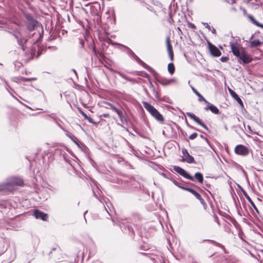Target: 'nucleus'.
Here are the masks:
<instances>
[{
    "label": "nucleus",
    "instance_id": "1",
    "mask_svg": "<svg viewBox=\"0 0 263 263\" xmlns=\"http://www.w3.org/2000/svg\"><path fill=\"white\" fill-rule=\"evenodd\" d=\"M143 105L146 110L157 121L159 122L163 123L164 118L159 112L154 108L152 105L147 102H143Z\"/></svg>",
    "mask_w": 263,
    "mask_h": 263
},
{
    "label": "nucleus",
    "instance_id": "2",
    "mask_svg": "<svg viewBox=\"0 0 263 263\" xmlns=\"http://www.w3.org/2000/svg\"><path fill=\"white\" fill-rule=\"evenodd\" d=\"M23 181L22 179L16 177H12L5 183L4 186H2L1 185H0V190H3L4 189H9V186H12L14 185L21 186L23 185Z\"/></svg>",
    "mask_w": 263,
    "mask_h": 263
},
{
    "label": "nucleus",
    "instance_id": "3",
    "mask_svg": "<svg viewBox=\"0 0 263 263\" xmlns=\"http://www.w3.org/2000/svg\"><path fill=\"white\" fill-rule=\"evenodd\" d=\"M173 169L175 172H176L177 173H178L179 175L183 176L185 178L189 179L192 181H194V177L190 175L184 170H183L181 167L178 166H174Z\"/></svg>",
    "mask_w": 263,
    "mask_h": 263
},
{
    "label": "nucleus",
    "instance_id": "4",
    "mask_svg": "<svg viewBox=\"0 0 263 263\" xmlns=\"http://www.w3.org/2000/svg\"><path fill=\"white\" fill-rule=\"evenodd\" d=\"M173 169L175 172H176L177 173H178L179 175L183 176L185 178L189 179L192 181H194V177L190 175L184 170H183L181 167L178 166H174Z\"/></svg>",
    "mask_w": 263,
    "mask_h": 263
},
{
    "label": "nucleus",
    "instance_id": "5",
    "mask_svg": "<svg viewBox=\"0 0 263 263\" xmlns=\"http://www.w3.org/2000/svg\"><path fill=\"white\" fill-rule=\"evenodd\" d=\"M239 58L238 62L240 63L241 61L243 63L246 64L251 62L252 60L251 57L244 50H242L240 55L237 57Z\"/></svg>",
    "mask_w": 263,
    "mask_h": 263
},
{
    "label": "nucleus",
    "instance_id": "6",
    "mask_svg": "<svg viewBox=\"0 0 263 263\" xmlns=\"http://www.w3.org/2000/svg\"><path fill=\"white\" fill-rule=\"evenodd\" d=\"M230 46L233 54L237 57L240 55L241 50H243L237 43L231 42L230 43Z\"/></svg>",
    "mask_w": 263,
    "mask_h": 263
},
{
    "label": "nucleus",
    "instance_id": "7",
    "mask_svg": "<svg viewBox=\"0 0 263 263\" xmlns=\"http://www.w3.org/2000/svg\"><path fill=\"white\" fill-rule=\"evenodd\" d=\"M235 152L237 155L246 156L249 153V150L246 146L240 144L235 147Z\"/></svg>",
    "mask_w": 263,
    "mask_h": 263
},
{
    "label": "nucleus",
    "instance_id": "8",
    "mask_svg": "<svg viewBox=\"0 0 263 263\" xmlns=\"http://www.w3.org/2000/svg\"><path fill=\"white\" fill-rule=\"evenodd\" d=\"M182 153L183 155L182 161H186L189 163L194 162L195 161L194 158L189 154L186 149H183L182 150Z\"/></svg>",
    "mask_w": 263,
    "mask_h": 263
},
{
    "label": "nucleus",
    "instance_id": "9",
    "mask_svg": "<svg viewBox=\"0 0 263 263\" xmlns=\"http://www.w3.org/2000/svg\"><path fill=\"white\" fill-rule=\"evenodd\" d=\"M186 115L191 119L193 120L197 123L200 125L204 129H205L206 130H208V127L203 122H202L200 119L195 115L191 112H186Z\"/></svg>",
    "mask_w": 263,
    "mask_h": 263
},
{
    "label": "nucleus",
    "instance_id": "10",
    "mask_svg": "<svg viewBox=\"0 0 263 263\" xmlns=\"http://www.w3.org/2000/svg\"><path fill=\"white\" fill-rule=\"evenodd\" d=\"M27 22V28L31 31L34 29L35 26L37 24V22L34 20L31 16L30 15H27L26 16Z\"/></svg>",
    "mask_w": 263,
    "mask_h": 263
},
{
    "label": "nucleus",
    "instance_id": "11",
    "mask_svg": "<svg viewBox=\"0 0 263 263\" xmlns=\"http://www.w3.org/2000/svg\"><path fill=\"white\" fill-rule=\"evenodd\" d=\"M209 48L211 54L214 57H219L221 55V53L220 51L215 46L210 44Z\"/></svg>",
    "mask_w": 263,
    "mask_h": 263
},
{
    "label": "nucleus",
    "instance_id": "12",
    "mask_svg": "<svg viewBox=\"0 0 263 263\" xmlns=\"http://www.w3.org/2000/svg\"><path fill=\"white\" fill-rule=\"evenodd\" d=\"M33 215L36 219H41L43 220H46L48 218V216L46 214H45L38 210H35L34 211Z\"/></svg>",
    "mask_w": 263,
    "mask_h": 263
},
{
    "label": "nucleus",
    "instance_id": "13",
    "mask_svg": "<svg viewBox=\"0 0 263 263\" xmlns=\"http://www.w3.org/2000/svg\"><path fill=\"white\" fill-rule=\"evenodd\" d=\"M205 103L208 104V106L204 107V109L205 110H210L213 113L215 114H218L219 113V109L217 107L208 102V103Z\"/></svg>",
    "mask_w": 263,
    "mask_h": 263
},
{
    "label": "nucleus",
    "instance_id": "14",
    "mask_svg": "<svg viewBox=\"0 0 263 263\" xmlns=\"http://www.w3.org/2000/svg\"><path fill=\"white\" fill-rule=\"evenodd\" d=\"M190 192L192 193L193 195H194L195 197L200 201V203L204 205L205 204L204 200L201 198L200 195L198 193H197L195 190L191 189L190 190Z\"/></svg>",
    "mask_w": 263,
    "mask_h": 263
},
{
    "label": "nucleus",
    "instance_id": "15",
    "mask_svg": "<svg viewBox=\"0 0 263 263\" xmlns=\"http://www.w3.org/2000/svg\"><path fill=\"white\" fill-rule=\"evenodd\" d=\"M229 91L232 97L234 99H235L239 104L242 105V101H241V99L239 97V96L237 95V94H236L234 91H233L231 89H229Z\"/></svg>",
    "mask_w": 263,
    "mask_h": 263
},
{
    "label": "nucleus",
    "instance_id": "16",
    "mask_svg": "<svg viewBox=\"0 0 263 263\" xmlns=\"http://www.w3.org/2000/svg\"><path fill=\"white\" fill-rule=\"evenodd\" d=\"M193 91L198 97L199 101H204L205 103H208V101L203 97V96L197 91V90L193 87H192Z\"/></svg>",
    "mask_w": 263,
    "mask_h": 263
},
{
    "label": "nucleus",
    "instance_id": "17",
    "mask_svg": "<svg viewBox=\"0 0 263 263\" xmlns=\"http://www.w3.org/2000/svg\"><path fill=\"white\" fill-rule=\"evenodd\" d=\"M167 69L171 74H173L175 71V67L172 63H169L167 65Z\"/></svg>",
    "mask_w": 263,
    "mask_h": 263
},
{
    "label": "nucleus",
    "instance_id": "18",
    "mask_svg": "<svg viewBox=\"0 0 263 263\" xmlns=\"http://www.w3.org/2000/svg\"><path fill=\"white\" fill-rule=\"evenodd\" d=\"M175 82V80L174 79H163L162 80V84L163 85H168L170 84H171L172 83H174Z\"/></svg>",
    "mask_w": 263,
    "mask_h": 263
},
{
    "label": "nucleus",
    "instance_id": "19",
    "mask_svg": "<svg viewBox=\"0 0 263 263\" xmlns=\"http://www.w3.org/2000/svg\"><path fill=\"white\" fill-rule=\"evenodd\" d=\"M195 177L198 180V182L200 183H202L203 181V178L202 175L200 173H196L195 174Z\"/></svg>",
    "mask_w": 263,
    "mask_h": 263
},
{
    "label": "nucleus",
    "instance_id": "20",
    "mask_svg": "<svg viewBox=\"0 0 263 263\" xmlns=\"http://www.w3.org/2000/svg\"><path fill=\"white\" fill-rule=\"evenodd\" d=\"M260 44V42L258 40H253L251 42V47H256L259 46Z\"/></svg>",
    "mask_w": 263,
    "mask_h": 263
},
{
    "label": "nucleus",
    "instance_id": "21",
    "mask_svg": "<svg viewBox=\"0 0 263 263\" xmlns=\"http://www.w3.org/2000/svg\"><path fill=\"white\" fill-rule=\"evenodd\" d=\"M244 195L245 196V197L247 198V199L248 200V201L251 203V204L253 206V207L256 210V208L255 205V204L254 203V202L252 201V200H251V199L250 198V197L247 194H245L244 193Z\"/></svg>",
    "mask_w": 263,
    "mask_h": 263
},
{
    "label": "nucleus",
    "instance_id": "22",
    "mask_svg": "<svg viewBox=\"0 0 263 263\" xmlns=\"http://www.w3.org/2000/svg\"><path fill=\"white\" fill-rule=\"evenodd\" d=\"M166 45H167V48L168 52L173 51L172 46L170 42V39L169 37H167L166 39Z\"/></svg>",
    "mask_w": 263,
    "mask_h": 263
},
{
    "label": "nucleus",
    "instance_id": "23",
    "mask_svg": "<svg viewBox=\"0 0 263 263\" xmlns=\"http://www.w3.org/2000/svg\"><path fill=\"white\" fill-rule=\"evenodd\" d=\"M35 78H30V79H27L25 78H20V82H26V81H31L35 80Z\"/></svg>",
    "mask_w": 263,
    "mask_h": 263
},
{
    "label": "nucleus",
    "instance_id": "24",
    "mask_svg": "<svg viewBox=\"0 0 263 263\" xmlns=\"http://www.w3.org/2000/svg\"><path fill=\"white\" fill-rule=\"evenodd\" d=\"M115 111L117 112V114H118V116L120 118H122V117H123V112H122V111H121L120 110H119L118 108H117L116 109H115Z\"/></svg>",
    "mask_w": 263,
    "mask_h": 263
},
{
    "label": "nucleus",
    "instance_id": "25",
    "mask_svg": "<svg viewBox=\"0 0 263 263\" xmlns=\"http://www.w3.org/2000/svg\"><path fill=\"white\" fill-rule=\"evenodd\" d=\"M175 184L178 186L179 187L184 190H185V191H189V192H190V190H191L192 189H190V188H188V187H184V186H180V185H179L178 184V183H175Z\"/></svg>",
    "mask_w": 263,
    "mask_h": 263
},
{
    "label": "nucleus",
    "instance_id": "26",
    "mask_svg": "<svg viewBox=\"0 0 263 263\" xmlns=\"http://www.w3.org/2000/svg\"><path fill=\"white\" fill-rule=\"evenodd\" d=\"M251 20L252 21V22L255 24L257 26H261L262 28H263V25H261L258 22L256 21L252 16H251L250 17Z\"/></svg>",
    "mask_w": 263,
    "mask_h": 263
},
{
    "label": "nucleus",
    "instance_id": "27",
    "mask_svg": "<svg viewBox=\"0 0 263 263\" xmlns=\"http://www.w3.org/2000/svg\"><path fill=\"white\" fill-rule=\"evenodd\" d=\"M197 137V133H193L192 135H191L189 137L190 139L193 140L195 139Z\"/></svg>",
    "mask_w": 263,
    "mask_h": 263
},
{
    "label": "nucleus",
    "instance_id": "28",
    "mask_svg": "<svg viewBox=\"0 0 263 263\" xmlns=\"http://www.w3.org/2000/svg\"><path fill=\"white\" fill-rule=\"evenodd\" d=\"M120 75L123 78H124V79H125V80H126L127 81H133V79H131V78H128V77H126L125 76L123 75V74L120 73Z\"/></svg>",
    "mask_w": 263,
    "mask_h": 263
},
{
    "label": "nucleus",
    "instance_id": "29",
    "mask_svg": "<svg viewBox=\"0 0 263 263\" xmlns=\"http://www.w3.org/2000/svg\"><path fill=\"white\" fill-rule=\"evenodd\" d=\"M229 58L226 57H222L220 58V61L222 62H227Z\"/></svg>",
    "mask_w": 263,
    "mask_h": 263
},
{
    "label": "nucleus",
    "instance_id": "30",
    "mask_svg": "<svg viewBox=\"0 0 263 263\" xmlns=\"http://www.w3.org/2000/svg\"><path fill=\"white\" fill-rule=\"evenodd\" d=\"M203 24L209 30H211V27L210 26V25L207 23H203Z\"/></svg>",
    "mask_w": 263,
    "mask_h": 263
},
{
    "label": "nucleus",
    "instance_id": "31",
    "mask_svg": "<svg viewBox=\"0 0 263 263\" xmlns=\"http://www.w3.org/2000/svg\"><path fill=\"white\" fill-rule=\"evenodd\" d=\"M13 80L15 82H17V83L21 82H20V78H16V77L13 78Z\"/></svg>",
    "mask_w": 263,
    "mask_h": 263
},
{
    "label": "nucleus",
    "instance_id": "32",
    "mask_svg": "<svg viewBox=\"0 0 263 263\" xmlns=\"http://www.w3.org/2000/svg\"><path fill=\"white\" fill-rule=\"evenodd\" d=\"M80 112L81 114L84 117V118L86 119V118H87V116L86 114H85L82 110H80Z\"/></svg>",
    "mask_w": 263,
    "mask_h": 263
},
{
    "label": "nucleus",
    "instance_id": "33",
    "mask_svg": "<svg viewBox=\"0 0 263 263\" xmlns=\"http://www.w3.org/2000/svg\"><path fill=\"white\" fill-rule=\"evenodd\" d=\"M86 119L88 120V121H89L90 123H95V122H93V119H92L91 118H90V117H87V118H86Z\"/></svg>",
    "mask_w": 263,
    "mask_h": 263
},
{
    "label": "nucleus",
    "instance_id": "34",
    "mask_svg": "<svg viewBox=\"0 0 263 263\" xmlns=\"http://www.w3.org/2000/svg\"><path fill=\"white\" fill-rule=\"evenodd\" d=\"M169 54V56L170 57L171 60L172 61L173 59V51L168 52Z\"/></svg>",
    "mask_w": 263,
    "mask_h": 263
},
{
    "label": "nucleus",
    "instance_id": "35",
    "mask_svg": "<svg viewBox=\"0 0 263 263\" xmlns=\"http://www.w3.org/2000/svg\"><path fill=\"white\" fill-rule=\"evenodd\" d=\"M226 2L230 4H233L235 2V0H226Z\"/></svg>",
    "mask_w": 263,
    "mask_h": 263
},
{
    "label": "nucleus",
    "instance_id": "36",
    "mask_svg": "<svg viewBox=\"0 0 263 263\" xmlns=\"http://www.w3.org/2000/svg\"><path fill=\"white\" fill-rule=\"evenodd\" d=\"M18 44L22 46V48L23 49V50H24V46L23 45V41H21V40H18Z\"/></svg>",
    "mask_w": 263,
    "mask_h": 263
},
{
    "label": "nucleus",
    "instance_id": "37",
    "mask_svg": "<svg viewBox=\"0 0 263 263\" xmlns=\"http://www.w3.org/2000/svg\"><path fill=\"white\" fill-rule=\"evenodd\" d=\"M106 104L108 105L112 109L114 108V105L108 102H106Z\"/></svg>",
    "mask_w": 263,
    "mask_h": 263
},
{
    "label": "nucleus",
    "instance_id": "38",
    "mask_svg": "<svg viewBox=\"0 0 263 263\" xmlns=\"http://www.w3.org/2000/svg\"><path fill=\"white\" fill-rule=\"evenodd\" d=\"M138 61L142 64H143V65H145V64H144V63L142 62V61H140L139 59H138Z\"/></svg>",
    "mask_w": 263,
    "mask_h": 263
},
{
    "label": "nucleus",
    "instance_id": "39",
    "mask_svg": "<svg viewBox=\"0 0 263 263\" xmlns=\"http://www.w3.org/2000/svg\"><path fill=\"white\" fill-rule=\"evenodd\" d=\"M103 116H104V117H108V115H107V114H105V115H104Z\"/></svg>",
    "mask_w": 263,
    "mask_h": 263
},
{
    "label": "nucleus",
    "instance_id": "40",
    "mask_svg": "<svg viewBox=\"0 0 263 263\" xmlns=\"http://www.w3.org/2000/svg\"><path fill=\"white\" fill-rule=\"evenodd\" d=\"M215 32H216V30L214 29H213V30H212V32L215 33Z\"/></svg>",
    "mask_w": 263,
    "mask_h": 263
},
{
    "label": "nucleus",
    "instance_id": "41",
    "mask_svg": "<svg viewBox=\"0 0 263 263\" xmlns=\"http://www.w3.org/2000/svg\"><path fill=\"white\" fill-rule=\"evenodd\" d=\"M117 109V108L116 107H114V108L112 109H114L115 111V109Z\"/></svg>",
    "mask_w": 263,
    "mask_h": 263
}]
</instances>
